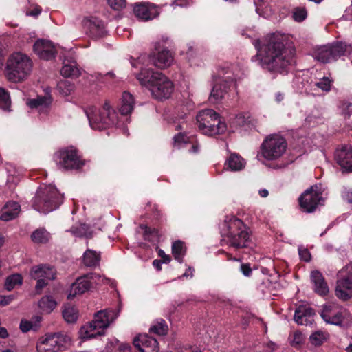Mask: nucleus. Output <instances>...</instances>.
<instances>
[{"instance_id": "63", "label": "nucleus", "mask_w": 352, "mask_h": 352, "mask_svg": "<svg viewBox=\"0 0 352 352\" xmlns=\"http://www.w3.org/2000/svg\"><path fill=\"white\" fill-rule=\"evenodd\" d=\"M258 193L261 197H267L269 195L267 189H261L259 190Z\"/></svg>"}, {"instance_id": "42", "label": "nucleus", "mask_w": 352, "mask_h": 352, "mask_svg": "<svg viewBox=\"0 0 352 352\" xmlns=\"http://www.w3.org/2000/svg\"><path fill=\"white\" fill-rule=\"evenodd\" d=\"M11 104L10 97L7 91L0 88V109L8 111Z\"/></svg>"}, {"instance_id": "21", "label": "nucleus", "mask_w": 352, "mask_h": 352, "mask_svg": "<svg viewBox=\"0 0 352 352\" xmlns=\"http://www.w3.org/2000/svg\"><path fill=\"white\" fill-rule=\"evenodd\" d=\"M34 52L42 59L50 60L55 57L56 50L53 43L47 40L38 39L34 45Z\"/></svg>"}, {"instance_id": "26", "label": "nucleus", "mask_w": 352, "mask_h": 352, "mask_svg": "<svg viewBox=\"0 0 352 352\" xmlns=\"http://www.w3.org/2000/svg\"><path fill=\"white\" fill-rule=\"evenodd\" d=\"M336 295L344 301L352 297V278L346 277L337 281Z\"/></svg>"}, {"instance_id": "29", "label": "nucleus", "mask_w": 352, "mask_h": 352, "mask_svg": "<svg viewBox=\"0 0 352 352\" xmlns=\"http://www.w3.org/2000/svg\"><path fill=\"white\" fill-rule=\"evenodd\" d=\"M60 73L65 78H77L80 75V70L75 60H64Z\"/></svg>"}, {"instance_id": "35", "label": "nucleus", "mask_w": 352, "mask_h": 352, "mask_svg": "<svg viewBox=\"0 0 352 352\" xmlns=\"http://www.w3.org/2000/svg\"><path fill=\"white\" fill-rule=\"evenodd\" d=\"M329 333L324 331H316L311 334L310 342L315 346L322 345L329 338Z\"/></svg>"}, {"instance_id": "43", "label": "nucleus", "mask_w": 352, "mask_h": 352, "mask_svg": "<svg viewBox=\"0 0 352 352\" xmlns=\"http://www.w3.org/2000/svg\"><path fill=\"white\" fill-rule=\"evenodd\" d=\"M307 16V11L305 8L297 7L292 11V17L296 22L303 21Z\"/></svg>"}, {"instance_id": "13", "label": "nucleus", "mask_w": 352, "mask_h": 352, "mask_svg": "<svg viewBox=\"0 0 352 352\" xmlns=\"http://www.w3.org/2000/svg\"><path fill=\"white\" fill-rule=\"evenodd\" d=\"M54 160L59 169L77 170L84 165V162L78 156L76 149L65 148L54 154Z\"/></svg>"}, {"instance_id": "23", "label": "nucleus", "mask_w": 352, "mask_h": 352, "mask_svg": "<svg viewBox=\"0 0 352 352\" xmlns=\"http://www.w3.org/2000/svg\"><path fill=\"white\" fill-rule=\"evenodd\" d=\"M52 98L49 95L37 96L36 98L28 99L27 105L32 109H35L39 113H47L51 107Z\"/></svg>"}, {"instance_id": "20", "label": "nucleus", "mask_w": 352, "mask_h": 352, "mask_svg": "<svg viewBox=\"0 0 352 352\" xmlns=\"http://www.w3.org/2000/svg\"><path fill=\"white\" fill-rule=\"evenodd\" d=\"M135 15L143 21L152 20L159 15V11L155 6L150 3H136L133 8Z\"/></svg>"}, {"instance_id": "64", "label": "nucleus", "mask_w": 352, "mask_h": 352, "mask_svg": "<svg viewBox=\"0 0 352 352\" xmlns=\"http://www.w3.org/2000/svg\"><path fill=\"white\" fill-rule=\"evenodd\" d=\"M244 119L245 118L242 115H239L236 116V120L239 124H242L244 122Z\"/></svg>"}, {"instance_id": "11", "label": "nucleus", "mask_w": 352, "mask_h": 352, "mask_svg": "<svg viewBox=\"0 0 352 352\" xmlns=\"http://www.w3.org/2000/svg\"><path fill=\"white\" fill-rule=\"evenodd\" d=\"M324 191L321 184L311 186L307 189L299 197L301 208L307 212H314L318 206L324 204Z\"/></svg>"}, {"instance_id": "53", "label": "nucleus", "mask_w": 352, "mask_h": 352, "mask_svg": "<svg viewBox=\"0 0 352 352\" xmlns=\"http://www.w3.org/2000/svg\"><path fill=\"white\" fill-rule=\"evenodd\" d=\"M241 271L245 276H250L252 274V269L249 264H242Z\"/></svg>"}, {"instance_id": "16", "label": "nucleus", "mask_w": 352, "mask_h": 352, "mask_svg": "<svg viewBox=\"0 0 352 352\" xmlns=\"http://www.w3.org/2000/svg\"><path fill=\"white\" fill-rule=\"evenodd\" d=\"M30 276L32 278L37 280L35 289L40 293L41 289L47 285L46 280L55 279L56 272L53 267L40 265L32 268Z\"/></svg>"}, {"instance_id": "55", "label": "nucleus", "mask_w": 352, "mask_h": 352, "mask_svg": "<svg viewBox=\"0 0 352 352\" xmlns=\"http://www.w3.org/2000/svg\"><path fill=\"white\" fill-rule=\"evenodd\" d=\"M343 17L346 20L352 21V6L349 7L344 12V14L343 15Z\"/></svg>"}, {"instance_id": "7", "label": "nucleus", "mask_w": 352, "mask_h": 352, "mask_svg": "<svg viewBox=\"0 0 352 352\" xmlns=\"http://www.w3.org/2000/svg\"><path fill=\"white\" fill-rule=\"evenodd\" d=\"M89 124L93 129L103 130L114 126L118 122V114L109 102H105L101 109L91 107L86 111Z\"/></svg>"}, {"instance_id": "5", "label": "nucleus", "mask_w": 352, "mask_h": 352, "mask_svg": "<svg viewBox=\"0 0 352 352\" xmlns=\"http://www.w3.org/2000/svg\"><path fill=\"white\" fill-rule=\"evenodd\" d=\"M196 120L199 131L205 135L214 136L223 134L227 131V124L213 109H206L200 111Z\"/></svg>"}, {"instance_id": "48", "label": "nucleus", "mask_w": 352, "mask_h": 352, "mask_svg": "<svg viewBox=\"0 0 352 352\" xmlns=\"http://www.w3.org/2000/svg\"><path fill=\"white\" fill-rule=\"evenodd\" d=\"M299 256L300 258L306 262H308L311 259V254L307 249L304 248H298Z\"/></svg>"}, {"instance_id": "39", "label": "nucleus", "mask_w": 352, "mask_h": 352, "mask_svg": "<svg viewBox=\"0 0 352 352\" xmlns=\"http://www.w3.org/2000/svg\"><path fill=\"white\" fill-rule=\"evenodd\" d=\"M31 238L34 243H45L49 241L50 234L45 229L38 228L32 232Z\"/></svg>"}, {"instance_id": "22", "label": "nucleus", "mask_w": 352, "mask_h": 352, "mask_svg": "<svg viewBox=\"0 0 352 352\" xmlns=\"http://www.w3.org/2000/svg\"><path fill=\"white\" fill-rule=\"evenodd\" d=\"M83 23L84 27L91 37L100 38L107 33L104 23L97 18L91 17L86 19L84 20Z\"/></svg>"}, {"instance_id": "62", "label": "nucleus", "mask_w": 352, "mask_h": 352, "mask_svg": "<svg viewBox=\"0 0 352 352\" xmlns=\"http://www.w3.org/2000/svg\"><path fill=\"white\" fill-rule=\"evenodd\" d=\"M161 261H159V260H154L153 261V266L157 270H161L162 269V267H161Z\"/></svg>"}, {"instance_id": "59", "label": "nucleus", "mask_w": 352, "mask_h": 352, "mask_svg": "<svg viewBox=\"0 0 352 352\" xmlns=\"http://www.w3.org/2000/svg\"><path fill=\"white\" fill-rule=\"evenodd\" d=\"M41 9L36 8L34 10L29 12L28 14L30 16H36L39 15L41 14Z\"/></svg>"}, {"instance_id": "50", "label": "nucleus", "mask_w": 352, "mask_h": 352, "mask_svg": "<svg viewBox=\"0 0 352 352\" xmlns=\"http://www.w3.org/2000/svg\"><path fill=\"white\" fill-rule=\"evenodd\" d=\"M33 327V324L31 322L28 320H22L20 323V329L23 332H28L30 331Z\"/></svg>"}, {"instance_id": "28", "label": "nucleus", "mask_w": 352, "mask_h": 352, "mask_svg": "<svg viewBox=\"0 0 352 352\" xmlns=\"http://www.w3.org/2000/svg\"><path fill=\"white\" fill-rule=\"evenodd\" d=\"M21 211L20 205L16 201H8L2 209L0 219L8 221L16 218Z\"/></svg>"}, {"instance_id": "52", "label": "nucleus", "mask_w": 352, "mask_h": 352, "mask_svg": "<svg viewBox=\"0 0 352 352\" xmlns=\"http://www.w3.org/2000/svg\"><path fill=\"white\" fill-rule=\"evenodd\" d=\"M342 197L347 202L352 204V189H345L342 192Z\"/></svg>"}, {"instance_id": "60", "label": "nucleus", "mask_w": 352, "mask_h": 352, "mask_svg": "<svg viewBox=\"0 0 352 352\" xmlns=\"http://www.w3.org/2000/svg\"><path fill=\"white\" fill-rule=\"evenodd\" d=\"M267 347L269 349L270 351H273L276 349L277 345L276 343L273 342H270L267 343Z\"/></svg>"}, {"instance_id": "17", "label": "nucleus", "mask_w": 352, "mask_h": 352, "mask_svg": "<svg viewBox=\"0 0 352 352\" xmlns=\"http://www.w3.org/2000/svg\"><path fill=\"white\" fill-rule=\"evenodd\" d=\"M320 316L327 323L335 325L342 324L344 319L342 308L333 303L324 305Z\"/></svg>"}, {"instance_id": "2", "label": "nucleus", "mask_w": 352, "mask_h": 352, "mask_svg": "<svg viewBox=\"0 0 352 352\" xmlns=\"http://www.w3.org/2000/svg\"><path fill=\"white\" fill-rule=\"evenodd\" d=\"M136 78L158 100L168 98L173 91V82L162 72H154L150 68H141Z\"/></svg>"}, {"instance_id": "49", "label": "nucleus", "mask_w": 352, "mask_h": 352, "mask_svg": "<svg viewBox=\"0 0 352 352\" xmlns=\"http://www.w3.org/2000/svg\"><path fill=\"white\" fill-rule=\"evenodd\" d=\"M14 299L13 295L3 296L0 295V305L5 306L10 304Z\"/></svg>"}, {"instance_id": "32", "label": "nucleus", "mask_w": 352, "mask_h": 352, "mask_svg": "<svg viewBox=\"0 0 352 352\" xmlns=\"http://www.w3.org/2000/svg\"><path fill=\"white\" fill-rule=\"evenodd\" d=\"M100 261V254L96 251L88 249L83 254V263L87 267H96Z\"/></svg>"}, {"instance_id": "1", "label": "nucleus", "mask_w": 352, "mask_h": 352, "mask_svg": "<svg viewBox=\"0 0 352 352\" xmlns=\"http://www.w3.org/2000/svg\"><path fill=\"white\" fill-rule=\"evenodd\" d=\"M254 58L264 69L283 74L296 64V50L292 43H284L283 35L274 33L265 38Z\"/></svg>"}, {"instance_id": "25", "label": "nucleus", "mask_w": 352, "mask_h": 352, "mask_svg": "<svg viewBox=\"0 0 352 352\" xmlns=\"http://www.w3.org/2000/svg\"><path fill=\"white\" fill-rule=\"evenodd\" d=\"M314 314L315 312L311 307L300 305L296 309L294 318L298 324L308 325L312 323Z\"/></svg>"}, {"instance_id": "30", "label": "nucleus", "mask_w": 352, "mask_h": 352, "mask_svg": "<svg viewBox=\"0 0 352 352\" xmlns=\"http://www.w3.org/2000/svg\"><path fill=\"white\" fill-rule=\"evenodd\" d=\"M134 104L135 101L133 96L129 92H123L120 108L121 114H130L134 109Z\"/></svg>"}, {"instance_id": "54", "label": "nucleus", "mask_w": 352, "mask_h": 352, "mask_svg": "<svg viewBox=\"0 0 352 352\" xmlns=\"http://www.w3.org/2000/svg\"><path fill=\"white\" fill-rule=\"evenodd\" d=\"M158 255H159V256H160L162 258L163 263H168L170 261V256L166 254L165 252L162 250H160L158 251Z\"/></svg>"}, {"instance_id": "18", "label": "nucleus", "mask_w": 352, "mask_h": 352, "mask_svg": "<svg viewBox=\"0 0 352 352\" xmlns=\"http://www.w3.org/2000/svg\"><path fill=\"white\" fill-rule=\"evenodd\" d=\"M335 160L346 171L352 172V146L344 145L335 152Z\"/></svg>"}, {"instance_id": "58", "label": "nucleus", "mask_w": 352, "mask_h": 352, "mask_svg": "<svg viewBox=\"0 0 352 352\" xmlns=\"http://www.w3.org/2000/svg\"><path fill=\"white\" fill-rule=\"evenodd\" d=\"M193 272L194 270L189 267L183 274L182 276L186 278H192L193 276Z\"/></svg>"}, {"instance_id": "61", "label": "nucleus", "mask_w": 352, "mask_h": 352, "mask_svg": "<svg viewBox=\"0 0 352 352\" xmlns=\"http://www.w3.org/2000/svg\"><path fill=\"white\" fill-rule=\"evenodd\" d=\"M199 151V146L197 143L193 144L192 145L191 149L190 151L193 153H197Z\"/></svg>"}, {"instance_id": "4", "label": "nucleus", "mask_w": 352, "mask_h": 352, "mask_svg": "<svg viewBox=\"0 0 352 352\" xmlns=\"http://www.w3.org/2000/svg\"><path fill=\"white\" fill-rule=\"evenodd\" d=\"M118 312L113 309H104L95 314L91 322L82 326L79 331L82 339H89L104 334V331L118 317Z\"/></svg>"}, {"instance_id": "34", "label": "nucleus", "mask_w": 352, "mask_h": 352, "mask_svg": "<svg viewBox=\"0 0 352 352\" xmlns=\"http://www.w3.org/2000/svg\"><path fill=\"white\" fill-rule=\"evenodd\" d=\"M168 329V327L166 321L162 318H159L154 321L149 329V331L159 336H164L167 333Z\"/></svg>"}, {"instance_id": "57", "label": "nucleus", "mask_w": 352, "mask_h": 352, "mask_svg": "<svg viewBox=\"0 0 352 352\" xmlns=\"http://www.w3.org/2000/svg\"><path fill=\"white\" fill-rule=\"evenodd\" d=\"M106 76L114 78L115 74L113 72H108L104 76H102L100 74H98L97 78L98 79V80L104 82L105 80H104V77H106Z\"/></svg>"}, {"instance_id": "27", "label": "nucleus", "mask_w": 352, "mask_h": 352, "mask_svg": "<svg viewBox=\"0 0 352 352\" xmlns=\"http://www.w3.org/2000/svg\"><path fill=\"white\" fill-rule=\"evenodd\" d=\"M311 280L314 292L320 296H326L329 293V287L322 273L318 270L311 272Z\"/></svg>"}, {"instance_id": "44", "label": "nucleus", "mask_w": 352, "mask_h": 352, "mask_svg": "<svg viewBox=\"0 0 352 352\" xmlns=\"http://www.w3.org/2000/svg\"><path fill=\"white\" fill-rule=\"evenodd\" d=\"M332 82L333 80L329 77H323L316 83V85L324 91H329Z\"/></svg>"}, {"instance_id": "46", "label": "nucleus", "mask_w": 352, "mask_h": 352, "mask_svg": "<svg viewBox=\"0 0 352 352\" xmlns=\"http://www.w3.org/2000/svg\"><path fill=\"white\" fill-rule=\"evenodd\" d=\"M109 5L116 10H120L125 7V0H108Z\"/></svg>"}, {"instance_id": "45", "label": "nucleus", "mask_w": 352, "mask_h": 352, "mask_svg": "<svg viewBox=\"0 0 352 352\" xmlns=\"http://www.w3.org/2000/svg\"><path fill=\"white\" fill-rule=\"evenodd\" d=\"M305 341V337L303 334L300 331L294 332L292 336L291 343L293 346H297L302 344Z\"/></svg>"}, {"instance_id": "51", "label": "nucleus", "mask_w": 352, "mask_h": 352, "mask_svg": "<svg viewBox=\"0 0 352 352\" xmlns=\"http://www.w3.org/2000/svg\"><path fill=\"white\" fill-rule=\"evenodd\" d=\"M186 138L184 134L179 133L174 137L175 146H179L182 143H186Z\"/></svg>"}, {"instance_id": "41", "label": "nucleus", "mask_w": 352, "mask_h": 352, "mask_svg": "<svg viewBox=\"0 0 352 352\" xmlns=\"http://www.w3.org/2000/svg\"><path fill=\"white\" fill-rule=\"evenodd\" d=\"M341 115L349 118L352 114V98L342 101L339 105Z\"/></svg>"}, {"instance_id": "14", "label": "nucleus", "mask_w": 352, "mask_h": 352, "mask_svg": "<svg viewBox=\"0 0 352 352\" xmlns=\"http://www.w3.org/2000/svg\"><path fill=\"white\" fill-rule=\"evenodd\" d=\"M69 338L63 334L57 333L47 334L37 343L38 352H58L67 348Z\"/></svg>"}, {"instance_id": "6", "label": "nucleus", "mask_w": 352, "mask_h": 352, "mask_svg": "<svg viewBox=\"0 0 352 352\" xmlns=\"http://www.w3.org/2000/svg\"><path fill=\"white\" fill-rule=\"evenodd\" d=\"M32 63L28 56L19 52L12 54L6 67V76L8 80L19 82L28 78L32 71Z\"/></svg>"}, {"instance_id": "19", "label": "nucleus", "mask_w": 352, "mask_h": 352, "mask_svg": "<svg viewBox=\"0 0 352 352\" xmlns=\"http://www.w3.org/2000/svg\"><path fill=\"white\" fill-rule=\"evenodd\" d=\"M133 344L140 352H159L157 340L147 334H140L136 336L133 340Z\"/></svg>"}, {"instance_id": "10", "label": "nucleus", "mask_w": 352, "mask_h": 352, "mask_svg": "<svg viewBox=\"0 0 352 352\" xmlns=\"http://www.w3.org/2000/svg\"><path fill=\"white\" fill-rule=\"evenodd\" d=\"M262 155L267 160H276L281 157L286 152L287 142L284 137L279 134L268 135L262 144Z\"/></svg>"}, {"instance_id": "12", "label": "nucleus", "mask_w": 352, "mask_h": 352, "mask_svg": "<svg viewBox=\"0 0 352 352\" xmlns=\"http://www.w3.org/2000/svg\"><path fill=\"white\" fill-rule=\"evenodd\" d=\"M229 67L221 68L219 70V78L211 91L209 100L212 103L219 102L228 93L230 85L236 80Z\"/></svg>"}, {"instance_id": "33", "label": "nucleus", "mask_w": 352, "mask_h": 352, "mask_svg": "<svg viewBox=\"0 0 352 352\" xmlns=\"http://www.w3.org/2000/svg\"><path fill=\"white\" fill-rule=\"evenodd\" d=\"M57 302L52 296L46 295L38 302L40 309L45 313H51L56 307Z\"/></svg>"}, {"instance_id": "15", "label": "nucleus", "mask_w": 352, "mask_h": 352, "mask_svg": "<svg viewBox=\"0 0 352 352\" xmlns=\"http://www.w3.org/2000/svg\"><path fill=\"white\" fill-rule=\"evenodd\" d=\"M92 280L107 282V279L97 274H87L79 277L72 283L67 298L72 299L77 295H81L88 291L92 285Z\"/></svg>"}, {"instance_id": "40", "label": "nucleus", "mask_w": 352, "mask_h": 352, "mask_svg": "<svg viewBox=\"0 0 352 352\" xmlns=\"http://www.w3.org/2000/svg\"><path fill=\"white\" fill-rule=\"evenodd\" d=\"M23 283V278L19 274H14L7 277L5 282V288L11 291L16 286L21 285Z\"/></svg>"}, {"instance_id": "31", "label": "nucleus", "mask_w": 352, "mask_h": 352, "mask_svg": "<svg viewBox=\"0 0 352 352\" xmlns=\"http://www.w3.org/2000/svg\"><path fill=\"white\" fill-rule=\"evenodd\" d=\"M245 165V160L236 153L231 154L225 163V166L232 171L241 170Z\"/></svg>"}, {"instance_id": "24", "label": "nucleus", "mask_w": 352, "mask_h": 352, "mask_svg": "<svg viewBox=\"0 0 352 352\" xmlns=\"http://www.w3.org/2000/svg\"><path fill=\"white\" fill-rule=\"evenodd\" d=\"M149 58L155 67L160 69L168 67L174 60L172 53L166 49L162 50L156 54L151 55Z\"/></svg>"}, {"instance_id": "47", "label": "nucleus", "mask_w": 352, "mask_h": 352, "mask_svg": "<svg viewBox=\"0 0 352 352\" xmlns=\"http://www.w3.org/2000/svg\"><path fill=\"white\" fill-rule=\"evenodd\" d=\"M87 229V226L86 224L80 225L79 228H72V232L74 234L82 236H85L86 237H89V236L87 234L86 230Z\"/></svg>"}, {"instance_id": "37", "label": "nucleus", "mask_w": 352, "mask_h": 352, "mask_svg": "<svg viewBox=\"0 0 352 352\" xmlns=\"http://www.w3.org/2000/svg\"><path fill=\"white\" fill-rule=\"evenodd\" d=\"M172 254L179 263L183 262V257L186 254L184 244L181 241H177L172 245Z\"/></svg>"}, {"instance_id": "56", "label": "nucleus", "mask_w": 352, "mask_h": 352, "mask_svg": "<svg viewBox=\"0 0 352 352\" xmlns=\"http://www.w3.org/2000/svg\"><path fill=\"white\" fill-rule=\"evenodd\" d=\"M120 352H131V348L128 344H122L119 347Z\"/></svg>"}, {"instance_id": "36", "label": "nucleus", "mask_w": 352, "mask_h": 352, "mask_svg": "<svg viewBox=\"0 0 352 352\" xmlns=\"http://www.w3.org/2000/svg\"><path fill=\"white\" fill-rule=\"evenodd\" d=\"M78 312L76 308L69 305H66L63 310V317L68 323H73L78 319Z\"/></svg>"}, {"instance_id": "8", "label": "nucleus", "mask_w": 352, "mask_h": 352, "mask_svg": "<svg viewBox=\"0 0 352 352\" xmlns=\"http://www.w3.org/2000/svg\"><path fill=\"white\" fill-rule=\"evenodd\" d=\"M224 240L235 249L247 248L252 243L250 229L239 219L230 221L229 231Z\"/></svg>"}, {"instance_id": "3", "label": "nucleus", "mask_w": 352, "mask_h": 352, "mask_svg": "<svg viewBox=\"0 0 352 352\" xmlns=\"http://www.w3.org/2000/svg\"><path fill=\"white\" fill-rule=\"evenodd\" d=\"M63 196L52 185L40 187L32 200V206L38 212L49 213L59 207Z\"/></svg>"}, {"instance_id": "38", "label": "nucleus", "mask_w": 352, "mask_h": 352, "mask_svg": "<svg viewBox=\"0 0 352 352\" xmlns=\"http://www.w3.org/2000/svg\"><path fill=\"white\" fill-rule=\"evenodd\" d=\"M57 89L63 96H67L72 94L75 90V85L67 80H62L57 85Z\"/></svg>"}, {"instance_id": "9", "label": "nucleus", "mask_w": 352, "mask_h": 352, "mask_svg": "<svg viewBox=\"0 0 352 352\" xmlns=\"http://www.w3.org/2000/svg\"><path fill=\"white\" fill-rule=\"evenodd\" d=\"M352 52V45H346L343 43H336L331 45H326L316 47L312 53L314 59L321 63H328L336 60L342 55Z\"/></svg>"}]
</instances>
